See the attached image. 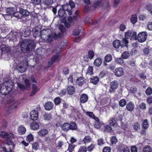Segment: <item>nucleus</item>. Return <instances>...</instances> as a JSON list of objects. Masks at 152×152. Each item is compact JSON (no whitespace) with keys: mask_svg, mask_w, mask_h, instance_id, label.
Listing matches in <instances>:
<instances>
[{"mask_svg":"<svg viewBox=\"0 0 152 152\" xmlns=\"http://www.w3.org/2000/svg\"><path fill=\"white\" fill-rule=\"evenodd\" d=\"M13 137L8 138L5 141V142L8 145H12L13 144V142L12 140V138Z\"/></svg>","mask_w":152,"mask_h":152,"instance_id":"46","label":"nucleus"},{"mask_svg":"<svg viewBox=\"0 0 152 152\" xmlns=\"http://www.w3.org/2000/svg\"><path fill=\"white\" fill-rule=\"evenodd\" d=\"M20 50L23 53L31 51L35 47L34 42L31 39H24L20 43Z\"/></svg>","mask_w":152,"mask_h":152,"instance_id":"1","label":"nucleus"},{"mask_svg":"<svg viewBox=\"0 0 152 152\" xmlns=\"http://www.w3.org/2000/svg\"><path fill=\"white\" fill-rule=\"evenodd\" d=\"M117 142V140L115 136H113L112 137L111 143L112 144H115Z\"/></svg>","mask_w":152,"mask_h":152,"instance_id":"61","label":"nucleus"},{"mask_svg":"<svg viewBox=\"0 0 152 152\" xmlns=\"http://www.w3.org/2000/svg\"><path fill=\"white\" fill-rule=\"evenodd\" d=\"M114 72L115 76L118 77H121L123 75L124 70L122 67H118L115 69Z\"/></svg>","mask_w":152,"mask_h":152,"instance_id":"9","label":"nucleus"},{"mask_svg":"<svg viewBox=\"0 0 152 152\" xmlns=\"http://www.w3.org/2000/svg\"><path fill=\"white\" fill-rule=\"evenodd\" d=\"M115 62L117 64H122L124 63L123 60L121 58H116L115 60Z\"/></svg>","mask_w":152,"mask_h":152,"instance_id":"53","label":"nucleus"},{"mask_svg":"<svg viewBox=\"0 0 152 152\" xmlns=\"http://www.w3.org/2000/svg\"><path fill=\"white\" fill-rule=\"evenodd\" d=\"M18 132L21 134H24L26 132V129L24 127L21 126L18 128Z\"/></svg>","mask_w":152,"mask_h":152,"instance_id":"29","label":"nucleus"},{"mask_svg":"<svg viewBox=\"0 0 152 152\" xmlns=\"http://www.w3.org/2000/svg\"><path fill=\"white\" fill-rule=\"evenodd\" d=\"M121 46L123 47L124 46H127L128 43V41L126 39H123L121 42Z\"/></svg>","mask_w":152,"mask_h":152,"instance_id":"36","label":"nucleus"},{"mask_svg":"<svg viewBox=\"0 0 152 152\" xmlns=\"http://www.w3.org/2000/svg\"><path fill=\"white\" fill-rule=\"evenodd\" d=\"M86 74L89 75H93V67L89 66L88 67L86 72Z\"/></svg>","mask_w":152,"mask_h":152,"instance_id":"41","label":"nucleus"},{"mask_svg":"<svg viewBox=\"0 0 152 152\" xmlns=\"http://www.w3.org/2000/svg\"><path fill=\"white\" fill-rule=\"evenodd\" d=\"M43 118L45 120H49L52 118L51 114L50 113H44Z\"/></svg>","mask_w":152,"mask_h":152,"instance_id":"33","label":"nucleus"},{"mask_svg":"<svg viewBox=\"0 0 152 152\" xmlns=\"http://www.w3.org/2000/svg\"><path fill=\"white\" fill-rule=\"evenodd\" d=\"M42 1L43 3L48 6L51 5L53 2V0H42Z\"/></svg>","mask_w":152,"mask_h":152,"instance_id":"47","label":"nucleus"},{"mask_svg":"<svg viewBox=\"0 0 152 152\" xmlns=\"http://www.w3.org/2000/svg\"><path fill=\"white\" fill-rule=\"evenodd\" d=\"M24 82L26 84V88H29L30 86L29 80L28 79H26L25 80Z\"/></svg>","mask_w":152,"mask_h":152,"instance_id":"64","label":"nucleus"},{"mask_svg":"<svg viewBox=\"0 0 152 152\" xmlns=\"http://www.w3.org/2000/svg\"><path fill=\"white\" fill-rule=\"evenodd\" d=\"M19 12L22 15V17L23 16H28L29 14V12L28 11L22 8H19Z\"/></svg>","mask_w":152,"mask_h":152,"instance_id":"16","label":"nucleus"},{"mask_svg":"<svg viewBox=\"0 0 152 152\" xmlns=\"http://www.w3.org/2000/svg\"><path fill=\"white\" fill-rule=\"evenodd\" d=\"M121 42L119 40L116 39L113 42V45L115 48H117L121 46Z\"/></svg>","mask_w":152,"mask_h":152,"instance_id":"31","label":"nucleus"},{"mask_svg":"<svg viewBox=\"0 0 152 152\" xmlns=\"http://www.w3.org/2000/svg\"><path fill=\"white\" fill-rule=\"evenodd\" d=\"M118 82L116 80H114L110 83V88L112 90L116 89L118 86Z\"/></svg>","mask_w":152,"mask_h":152,"instance_id":"14","label":"nucleus"},{"mask_svg":"<svg viewBox=\"0 0 152 152\" xmlns=\"http://www.w3.org/2000/svg\"><path fill=\"white\" fill-rule=\"evenodd\" d=\"M91 140V138L89 136H86L83 140L82 142L86 144L90 142Z\"/></svg>","mask_w":152,"mask_h":152,"instance_id":"32","label":"nucleus"},{"mask_svg":"<svg viewBox=\"0 0 152 152\" xmlns=\"http://www.w3.org/2000/svg\"><path fill=\"white\" fill-rule=\"evenodd\" d=\"M64 9L68 10V14L71 15L72 14V9L75 7V4L72 1H70L69 4H65L64 5Z\"/></svg>","mask_w":152,"mask_h":152,"instance_id":"4","label":"nucleus"},{"mask_svg":"<svg viewBox=\"0 0 152 152\" xmlns=\"http://www.w3.org/2000/svg\"><path fill=\"white\" fill-rule=\"evenodd\" d=\"M87 149L86 146H81L79 149L78 152H87Z\"/></svg>","mask_w":152,"mask_h":152,"instance_id":"56","label":"nucleus"},{"mask_svg":"<svg viewBox=\"0 0 152 152\" xmlns=\"http://www.w3.org/2000/svg\"><path fill=\"white\" fill-rule=\"evenodd\" d=\"M7 86L4 85H2L0 88V92L3 95H7L10 91V89H8Z\"/></svg>","mask_w":152,"mask_h":152,"instance_id":"7","label":"nucleus"},{"mask_svg":"<svg viewBox=\"0 0 152 152\" xmlns=\"http://www.w3.org/2000/svg\"><path fill=\"white\" fill-rule=\"evenodd\" d=\"M88 99V96L85 94H83L80 97V102L82 103H85L86 102Z\"/></svg>","mask_w":152,"mask_h":152,"instance_id":"23","label":"nucleus"},{"mask_svg":"<svg viewBox=\"0 0 152 152\" xmlns=\"http://www.w3.org/2000/svg\"><path fill=\"white\" fill-rule=\"evenodd\" d=\"M133 128L135 130H137L140 129V125L139 123H135L132 125Z\"/></svg>","mask_w":152,"mask_h":152,"instance_id":"52","label":"nucleus"},{"mask_svg":"<svg viewBox=\"0 0 152 152\" xmlns=\"http://www.w3.org/2000/svg\"><path fill=\"white\" fill-rule=\"evenodd\" d=\"M142 52L145 56H147L150 53V50L148 48H145L142 49Z\"/></svg>","mask_w":152,"mask_h":152,"instance_id":"42","label":"nucleus"},{"mask_svg":"<svg viewBox=\"0 0 152 152\" xmlns=\"http://www.w3.org/2000/svg\"><path fill=\"white\" fill-rule=\"evenodd\" d=\"M61 99L59 97L56 98L54 100V102L56 105L59 104L61 102Z\"/></svg>","mask_w":152,"mask_h":152,"instance_id":"57","label":"nucleus"},{"mask_svg":"<svg viewBox=\"0 0 152 152\" xmlns=\"http://www.w3.org/2000/svg\"><path fill=\"white\" fill-rule=\"evenodd\" d=\"M147 37V33L146 31L140 32L137 37V40L140 42H145Z\"/></svg>","mask_w":152,"mask_h":152,"instance_id":"5","label":"nucleus"},{"mask_svg":"<svg viewBox=\"0 0 152 152\" xmlns=\"http://www.w3.org/2000/svg\"><path fill=\"white\" fill-rule=\"evenodd\" d=\"M85 82L84 79L83 77H80L76 80V84L79 86H82Z\"/></svg>","mask_w":152,"mask_h":152,"instance_id":"18","label":"nucleus"},{"mask_svg":"<svg viewBox=\"0 0 152 152\" xmlns=\"http://www.w3.org/2000/svg\"><path fill=\"white\" fill-rule=\"evenodd\" d=\"M112 59V55L110 54H107L105 57L104 60L107 62H110Z\"/></svg>","mask_w":152,"mask_h":152,"instance_id":"35","label":"nucleus"},{"mask_svg":"<svg viewBox=\"0 0 152 152\" xmlns=\"http://www.w3.org/2000/svg\"><path fill=\"white\" fill-rule=\"evenodd\" d=\"M53 104L50 102H48L45 104L44 107L46 110H51L53 107Z\"/></svg>","mask_w":152,"mask_h":152,"instance_id":"15","label":"nucleus"},{"mask_svg":"<svg viewBox=\"0 0 152 152\" xmlns=\"http://www.w3.org/2000/svg\"><path fill=\"white\" fill-rule=\"evenodd\" d=\"M126 102L125 99H122L119 102V105L120 106L123 107L126 104Z\"/></svg>","mask_w":152,"mask_h":152,"instance_id":"51","label":"nucleus"},{"mask_svg":"<svg viewBox=\"0 0 152 152\" xmlns=\"http://www.w3.org/2000/svg\"><path fill=\"white\" fill-rule=\"evenodd\" d=\"M103 131L104 132H109L111 133L113 132L111 127L109 125H106L104 126V130Z\"/></svg>","mask_w":152,"mask_h":152,"instance_id":"28","label":"nucleus"},{"mask_svg":"<svg viewBox=\"0 0 152 152\" xmlns=\"http://www.w3.org/2000/svg\"><path fill=\"white\" fill-rule=\"evenodd\" d=\"M147 28L149 30H152V21L149 22L148 23Z\"/></svg>","mask_w":152,"mask_h":152,"instance_id":"63","label":"nucleus"},{"mask_svg":"<svg viewBox=\"0 0 152 152\" xmlns=\"http://www.w3.org/2000/svg\"><path fill=\"white\" fill-rule=\"evenodd\" d=\"M41 26H35L32 29L33 36L35 37H40L41 39L45 38V35L42 34H46L48 32L49 33L50 31L49 29L44 30L41 31Z\"/></svg>","mask_w":152,"mask_h":152,"instance_id":"2","label":"nucleus"},{"mask_svg":"<svg viewBox=\"0 0 152 152\" xmlns=\"http://www.w3.org/2000/svg\"><path fill=\"white\" fill-rule=\"evenodd\" d=\"M130 55V54L128 51H125L122 53L121 57L123 59H126L129 57Z\"/></svg>","mask_w":152,"mask_h":152,"instance_id":"37","label":"nucleus"},{"mask_svg":"<svg viewBox=\"0 0 152 152\" xmlns=\"http://www.w3.org/2000/svg\"><path fill=\"white\" fill-rule=\"evenodd\" d=\"M6 14L3 15V16L4 17L7 15H10L12 16L13 13H15V11H16L15 8L14 7H9L6 9Z\"/></svg>","mask_w":152,"mask_h":152,"instance_id":"10","label":"nucleus"},{"mask_svg":"<svg viewBox=\"0 0 152 152\" xmlns=\"http://www.w3.org/2000/svg\"><path fill=\"white\" fill-rule=\"evenodd\" d=\"M64 5H62L61 7L60 8L58 11V16L62 18L64 20H66L67 16L66 12L68 13V10H65L64 7Z\"/></svg>","mask_w":152,"mask_h":152,"instance_id":"3","label":"nucleus"},{"mask_svg":"<svg viewBox=\"0 0 152 152\" xmlns=\"http://www.w3.org/2000/svg\"><path fill=\"white\" fill-rule=\"evenodd\" d=\"M144 152H152V149L149 146H146L143 148Z\"/></svg>","mask_w":152,"mask_h":152,"instance_id":"50","label":"nucleus"},{"mask_svg":"<svg viewBox=\"0 0 152 152\" xmlns=\"http://www.w3.org/2000/svg\"><path fill=\"white\" fill-rule=\"evenodd\" d=\"M32 90L30 94V96H32L39 91V89L35 84H33L32 85Z\"/></svg>","mask_w":152,"mask_h":152,"instance_id":"19","label":"nucleus"},{"mask_svg":"<svg viewBox=\"0 0 152 152\" xmlns=\"http://www.w3.org/2000/svg\"><path fill=\"white\" fill-rule=\"evenodd\" d=\"M32 149L37 150L39 147V145L37 142H35L32 144Z\"/></svg>","mask_w":152,"mask_h":152,"instance_id":"48","label":"nucleus"},{"mask_svg":"<svg viewBox=\"0 0 152 152\" xmlns=\"http://www.w3.org/2000/svg\"><path fill=\"white\" fill-rule=\"evenodd\" d=\"M27 67V64L26 63L21 62L20 64H18L17 68L18 72L22 73L26 71Z\"/></svg>","mask_w":152,"mask_h":152,"instance_id":"6","label":"nucleus"},{"mask_svg":"<svg viewBox=\"0 0 152 152\" xmlns=\"http://www.w3.org/2000/svg\"><path fill=\"white\" fill-rule=\"evenodd\" d=\"M134 107V104L132 102L128 103L126 105V109L129 111H132L133 110Z\"/></svg>","mask_w":152,"mask_h":152,"instance_id":"17","label":"nucleus"},{"mask_svg":"<svg viewBox=\"0 0 152 152\" xmlns=\"http://www.w3.org/2000/svg\"><path fill=\"white\" fill-rule=\"evenodd\" d=\"M48 133V131L45 129H41L38 132L39 136L40 137L44 136Z\"/></svg>","mask_w":152,"mask_h":152,"instance_id":"25","label":"nucleus"},{"mask_svg":"<svg viewBox=\"0 0 152 152\" xmlns=\"http://www.w3.org/2000/svg\"><path fill=\"white\" fill-rule=\"evenodd\" d=\"M142 128L144 129H147L148 127V125L147 119H145L143 122L142 124Z\"/></svg>","mask_w":152,"mask_h":152,"instance_id":"43","label":"nucleus"},{"mask_svg":"<svg viewBox=\"0 0 152 152\" xmlns=\"http://www.w3.org/2000/svg\"><path fill=\"white\" fill-rule=\"evenodd\" d=\"M69 124L70 129L75 130L76 129L77 127V125L74 122H71Z\"/></svg>","mask_w":152,"mask_h":152,"instance_id":"39","label":"nucleus"},{"mask_svg":"<svg viewBox=\"0 0 152 152\" xmlns=\"http://www.w3.org/2000/svg\"><path fill=\"white\" fill-rule=\"evenodd\" d=\"M145 93L148 95H151L152 94V88L150 87L148 88L146 90Z\"/></svg>","mask_w":152,"mask_h":152,"instance_id":"58","label":"nucleus"},{"mask_svg":"<svg viewBox=\"0 0 152 152\" xmlns=\"http://www.w3.org/2000/svg\"><path fill=\"white\" fill-rule=\"evenodd\" d=\"M110 125L111 126H113L115 124L116 121L115 118H111L109 121Z\"/></svg>","mask_w":152,"mask_h":152,"instance_id":"45","label":"nucleus"},{"mask_svg":"<svg viewBox=\"0 0 152 152\" xmlns=\"http://www.w3.org/2000/svg\"><path fill=\"white\" fill-rule=\"evenodd\" d=\"M0 136L3 138H6L10 137L14 138L13 134L11 133H7L4 131L0 132Z\"/></svg>","mask_w":152,"mask_h":152,"instance_id":"8","label":"nucleus"},{"mask_svg":"<svg viewBox=\"0 0 152 152\" xmlns=\"http://www.w3.org/2000/svg\"><path fill=\"white\" fill-rule=\"evenodd\" d=\"M102 62V61L101 58H98L94 61V64L96 66H99L101 64Z\"/></svg>","mask_w":152,"mask_h":152,"instance_id":"27","label":"nucleus"},{"mask_svg":"<svg viewBox=\"0 0 152 152\" xmlns=\"http://www.w3.org/2000/svg\"><path fill=\"white\" fill-rule=\"evenodd\" d=\"M1 50L2 52V54H8L11 52L12 49L10 47L6 46L2 48Z\"/></svg>","mask_w":152,"mask_h":152,"instance_id":"13","label":"nucleus"},{"mask_svg":"<svg viewBox=\"0 0 152 152\" xmlns=\"http://www.w3.org/2000/svg\"><path fill=\"white\" fill-rule=\"evenodd\" d=\"M130 91L131 93H135L137 91V88L135 87L132 86L130 87Z\"/></svg>","mask_w":152,"mask_h":152,"instance_id":"60","label":"nucleus"},{"mask_svg":"<svg viewBox=\"0 0 152 152\" xmlns=\"http://www.w3.org/2000/svg\"><path fill=\"white\" fill-rule=\"evenodd\" d=\"M75 88L73 86H70L67 88L68 93L70 95H72L75 92Z\"/></svg>","mask_w":152,"mask_h":152,"instance_id":"21","label":"nucleus"},{"mask_svg":"<svg viewBox=\"0 0 152 152\" xmlns=\"http://www.w3.org/2000/svg\"><path fill=\"white\" fill-rule=\"evenodd\" d=\"M31 119L33 121L37 120L38 117V112L37 111L34 110L31 111L30 113Z\"/></svg>","mask_w":152,"mask_h":152,"instance_id":"11","label":"nucleus"},{"mask_svg":"<svg viewBox=\"0 0 152 152\" xmlns=\"http://www.w3.org/2000/svg\"><path fill=\"white\" fill-rule=\"evenodd\" d=\"M31 1L34 5H38L41 3V0H31Z\"/></svg>","mask_w":152,"mask_h":152,"instance_id":"62","label":"nucleus"},{"mask_svg":"<svg viewBox=\"0 0 152 152\" xmlns=\"http://www.w3.org/2000/svg\"><path fill=\"white\" fill-rule=\"evenodd\" d=\"M12 16H14L18 18H22V15L20 14V12H19V11H17V12H16L15 11V13H13Z\"/></svg>","mask_w":152,"mask_h":152,"instance_id":"40","label":"nucleus"},{"mask_svg":"<svg viewBox=\"0 0 152 152\" xmlns=\"http://www.w3.org/2000/svg\"><path fill=\"white\" fill-rule=\"evenodd\" d=\"M69 124L67 123H65L61 126L62 129L65 132H67L70 130Z\"/></svg>","mask_w":152,"mask_h":152,"instance_id":"22","label":"nucleus"},{"mask_svg":"<svg viewBox=\"0 0 152 152\" xmlns=\"http://www.w3.org/2000/svg\"><path fill=\"white\" fill-rule=\"evenodd\" d=\"M33 139L34 138L33 135L30 134L27 136L26 140L27 141L30 142L33 141Z\"/></svg>","mask_w":152,"mask_h":152,"instance_id":"54","label":"nucleus"},{"mask_svg":"<svg viewBox=\"0 0 152 152\" xmlns=\"http://www.w3.org/2000/svg\"><path fill=\"white\" fill-rule=\"evenodd\" d=\"M60 59V58L58 55H56L55 56H53L51 58V62H56Z\"/></svg>","mask_w":152,"mask_h":152,"instance_id":"38","label":"nucleus"},{"mask_svg":"<svg viewBox=\"0 0 152 152\" xmlns=\"http://www.w3.org/2000/svg\"><path fill=\"white\" fill-rule=\"evenodd\" d=\"M78 29H76L73 31V33L74 35H77L79 34L80 31V29L81 28V27L79 26L78 27Z\"/></svg>","mask_w":152,"mask_h":152,"instance_id":"49","label":"nucleus"},{"mask_svg":"<svg viewBox=\"0 0 152 152\" xmlns=\"http://www.w3.org/2000/svg\"><path fill=\"white\" fill-rule=\"evenodd\" d=\"M94 56V53L93 51L92 50H90L88 51V58L90 59L93 58Z\"/></svg>","mask_w":152,"mask_h":152,"instance_id":"55","label":"nucleus"},{"mask_svg":"<svg viewBox=\"0 0 152 152\" xmlns=\"http://www.w3.org/2000/svg\"><path fill=\"white\" fill-rule=\"evenodd\" d=\"M47 33L46 34H45V39H42L44 40H47L48 42H50L52 41L53 38L52 37L50 36V34H48V35Z\"/></svg>","mask_w":152,"mask_h":152,"instance_id":"34","label":"nucleus"},{"mask_svg":"<svg viewBox=\"0 0 152 152\" xmlns=\"http://www.w3.org/2000/svg\"><path fill=\"white\" fill-rule=\"evenodd\" d=\"M132 35V32L130 31H128L125 33V37L128 39Z\"/></svg>","mask_w":152,"mask_h":152,"instance_id":"59","label":"nucleus"},{"mask_svg":"<svg viewBox=\"0 0 152 152\" xmlns=\"http://www.w3.org/2000/svg\"><path fill=\"white\" fill-rule=\"evenodd\" d=\"M23 35L25 37L29 36L31 32V31L29 28H27L25 29V31H23Z\"/></svg>","mask_w":152,"mask_h":152,"instance_id":"24","label":"nucleus"},{"mask_svg":"<svg viewBox=\"0 0 152 152\" xmlns=\"http://www.w3.org/2000/svg\"><path fill=\"white\" fill-rule=\"evenodd\" d=\"M95 119V122L94 123V127L97 129H98L99 128L102 124L100 122V121L98 118H96Z\"/></svg>","mask_w":152,"mask_h":152,"instance_id":"26","label":"nucleus"},{"mask_svg":"<svg viewBox=\"0 0 152 152\" xmlns=\"http://www.w3.org/2000/svg\"><path fill=\"white\" fill-rule=\"evenodd\" d=\"M131 20L133 24L135 23L137 21V18L136 15H132L131 18Z\"/></svg>","mask_w":152,"mask_h":152,"instance_id":"44","label":"nucleus"},{"mask_svg":"<svg viewBox=\"0 0 152 152\" xmlns=\"http://www.w3.org/2000/svg\"><path fill=\"white\" fill-rule=\"evenodd\" d=\"M99 80V79L97 77L93 76L91 79L90 81L91 83L96 84L98 83Z\"/></svg>","mask_w":152,"mask_h":152,"instance_id":"30","label":"nucleus"},{"mask_svg":"<svg viewBox=\"0 0 152 152\" xmlns=\"http://www.w3.org/2000/svg\"><path fill=\"white\" fill-rule=\"evenodd\" d=\"M101 2L102 0H95L93 4L91 6L90 8L92 10H94L100 5Z\"/></svg>","mask_w":152,"mask_h":152,"instance_id":"12","label":"nucleus"},{"mask_svg":"<svg viewBox=\"0 0 152 152\" xmlns=\"http://www.w3.org/2000/svg\"><path fill=\"white\" fill-rule=\"evenodd\" d=\"M31 129L33 130L38 129L39 127V123L36 122H34L30 124Z\"/></svg>","mask_w":152,"mask_h":152,"instance_id":"20","label":"nucleus"}]
</instances>
